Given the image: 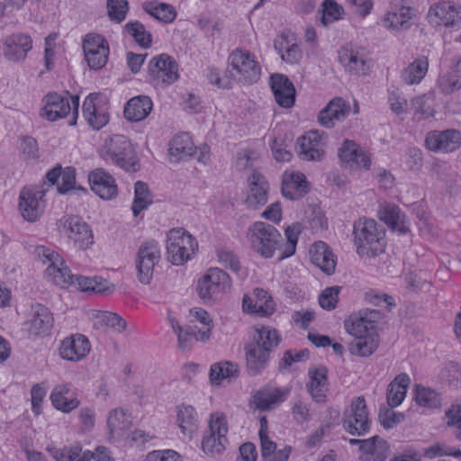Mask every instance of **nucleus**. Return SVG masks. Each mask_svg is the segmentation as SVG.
Instances as JSON below:
<instances>
[{"label": "nucleus", "mask_w": 461, "mask_h": 461, "mask_svg": "<svg viewBox=\"0 0 461 461\" xmlns=\"http://www.w3.org/2000/svg\"><path fill=\"white\" fill-rule=\"evenodd\" d=\"M207 77L211 84L221 88L229 89L234 82L252 85L260 79L261 66L249 50L236 48L228 56L227 68L223 74L212 68Z\"/></svg>", "instance_id": "f257e3e1"}, {"label": "nucleus", "mask_w": 461, "mask_h": 461, "mask_svg": "<svg viewBox=\"0 0 461 461\" xmlns=\"http://www.w3.org/2000/svg\"><path fill=\"white\" fill-rule=\"evenodd\" d=\"M353 235L360 257L374 258L384 252L385 229L374 219L361 218L356 221Z\"/></svg>", "instance_id": "f03ea898"}, {"label": "nucleus", "mask_w": 461, "mask_h": 461, "mask_svg": "<svg viewBox=\"0 0 461 461\" xmlns=\"http://www.w3.org/2000/svg\"><path fill=\"white\" fill-rule=\"evenodd\" d=\"M251 249L265 258H270L281 249L283 237L277 229L265 221L254 222L247 231Z\"/></svg>", "instance_id": "7ed1b4c3"}, {"label": "nucleus", "mask_w": 461, "mask_h": 461, "mask_svg": "<svg viewBox=\"0 0 461 461\" xmlns=\"http://www.w3.org/2000/svg\"><path fill=\"white\" fill-rule=\"evenodd\" d=\"M100 156L126 171L136 172L139 169L132 144L124 135L116 134L106 140L100 149Z\"/></svg>", "instance_id": "20e7f679"}, {"label": "nucleus", "mask_w": 461, "mask_h": 461, "mask_svg": "<svg viewBox=\"0 0 461 461\" xmlns=\"http://www.w3.org/2000/svg\"><path fill=\"white\" fill-rule=\"evenodd\" d=\"M228 430L226 415L220 411L211 413L208 429L203 433L201 444L203 453L209 456L221 455L228 445Z\"/></svg>", "instance_id": "39448f33"}, {"label": "nucleus", "mask_w": 461, "mask_h": 461, "mask_svg": "<svg viewBox=\"0 0 461 461\" xmlns=\"http://www.w3.org/2000/svg\"><path fill=\"white\" fill-rule=\"evenodd\" d=\"M198 249L195 239L185 229H172L167 233V253L168 260L176 266L191 259Z\"/></svg>", "instance_id": "423d86ee"}, {"label": "nucleus", "mask_w": 461, "mask_h": 461, "mask_svg": "<svg viewBox=\"0 0 461 461\" xmlns=\"http://www.w3.org/2000/svg\"><path fill=\"white\" fill-rule=\"evenodd\" d=\"M161 251L158 242L149 240L142 242L137 251L135 267L138 280L143 285H149L154 274V267L158 264Z\"/></svg>", "instance_id": "0eeeda50"}, {"label": "nucleus", "mask_w": 461, "mask_h": 461, "mask_svg": "<svg viewBox=\"0 0 461 461\" xmlns=\"http://www.w3.org/2000/svg\"><path fill=\"white\" fill-rule=\"evenodd\" d=\"M343 429L353 436L361 437L370 430V420L364 397L354 398L349 409L344 412L342 419Z\"/></svg>", "instance_id": "6e6552de"}, {"label": "nucleus", "mask_w": 461, "mask_h": 461, "mask_svg": "<svg viewBox=\"0 0 461 461\" xmlns=\"http://www.w3.org/2000/svg\"><path fill=\"white\" fill-rule=\"evenodd\" d=\"M45 194L46 189L41 185L23 188L19 196V209L24 220L34 222L41 216L45 208Z\"/></svg>", "instance_id": "1a4fd4ad"}, {"label": "nucleus", "mask_w": 461, "mask_h": 461, "mask_svg": "<svg viewBox=\"0 0 461 461\" xmlns=\"http://www.w3.org/2000/svg\"><path fill=\"white\" fill-rule=\"evenodd\" d=\"M85 59L92 69L104 68L109 57L108 41L100 34L88 33L83 41Z\"/></svg>", "instance_id": "9d476101"}, {"label": "nucleus", "mask_w": 461, "mask_h": 461, "mask_svg": "<svg viewBox=\"0 0 461 461\" xmlns=\"http://www.w3.org/2000/svg\"><path fill=\"white\" fill-rule=\"evenodd\" d=\"M379 317L380 312L376 310H360L344 321V328L354 338L375 334L377 333L375 322Z\"/></svg>", "instance_id": "9b49d317"}, {"label": "nucleus", "mask_w": 461, "mask_h": 461, "mask_svg": "<svg viewBox=\"0 0 461 461\" xmlns=\"http://www.w3.org/2000/svg\"><path fill=\"white\" fill-rule=\"evenodd\" d=\"M148 71L156 85L168 86L178 78L177 64L167 54L154 57L149 63Z\"/></svg>", "instance_id": "f8f14e48"}, {"label": "nucleus", "mask_w": 461, "mask_h": 461, "mask_svg": "<svg viewBox=\"0 0 461 461\" xmlns=\"http://www.w3.org/2000/svg\"><path fill=\"white\" fill-rule=\"evenodd\" d=\"M230 286V278L222 269L212 267L198 281L197 289L202 299H211Z\"/></svg>", "instance_id": "ddd939ff"}, {"label": "nucleus", "mask_w": 461, "mask_h": 461, "mask_svg": "<svg viewBox=\"0 0 461 461\" xmlns=\"http://www.w3.org/2000/svg\"><path fill=\"white\" fill-rule=\"evenodd\" d=\"M44 107L41 115L50 122L57 121L60 118L66 117L73 109V113L77 114L79 106L78 96H71L73 107L69 103L68 97L62 96L58 94L47 95L44 99Z\"/></svg>", "instance_id": "4468645a"}, {"label": "nucleus", "mask_w": 461, "mask_h": 461, "mask_svg": "<svg viewBox=\"0 0 461 461\" xmlns=\"http://www.w3.org/2000/svg\"><path fill=\"white\" fill-rule=\"evenodd\" d=\"M325 134L319 131H310L297 140V153L301 159L306 161H320L324 156L323 146Z\"/></svg>", "instance_id": "2eb2a0df"}, {"label": "nucleus", "mask_w": 461, "mask_h": 461, "mask_svg": "<svg viewBox=\"0 0 461 461\" xmlns=\"http://www.w3.org/2000/svg\"><path fill=\"white\" fill-rule=\"evenodd\" d=\"M429 22L446 27H461V6L452 2H440L429 8Z\"/></svg>", "instance_id": "dca6fc26"}, {"label": "nucleus", "mask_w": 461, "mask_h": 461, "mask_svg": "<svg viewBox=\"0 0 461 461\" xmlns=\"http://www.w3.org/2000/svg\"><path fill=\"white\" fill-rule=\"evenodd\" d=\"M425 144L432 151L453 152L461 147V132L454 129L434 131L428 133Z\"/></svg>", "instance_id": "f3484780"}, {"label": "nucleus", "mask_w": 461, "mask_h": 461, "mask_svg": "<svg viewBox=\"0 0 461 461\" xmlns=\"http://www.w3.org/2000/svg\"><path fill=\"white\" fill-rule=\"evenodd\" d=\"M275 306L272 297L262 288H255L251 296H243V311L250 314L259 317L270 316L275 312Z\"/></svg>", "instance_id": "a211bd4d"}, {"label": "nucleus", "mask_w": 461, "mask_h": 461, "mask_svg": "<svg viewBox=\"0 0 461 461\" xmlns=\"http://www.w3.org/2000/svg\"><path fill=\"white\" fill-rule=\"evenodd\" d=\"M339 59L345 69L355 76H365L370 69V64L362 50L343 47L339 50Z\"/></svg>", "instance_id": "6ab92c4d"}, {"label": "nucleus", "mask_w": 461, "mask_h": 461, "mask_svg": "<svg viewBox=\"0 0 461 461\" xmlns=\"http://www.w3.org/2000/svg\"><path fill=\"white\" fill-rule=\"evenodd\" d=\"M248 183L249 189L245 203L248 208L257 210L267 203L269 185L265 176L257 171L248 177Z\"/></svg>", "instance_id": "aec40b11"}, {"label": "nucleus", "mask_w": 461, "mask_h": 461, "mask_svg": "<svg viewBox=\"0 0 461 461\" xmlns=\"http://www.w3.org/2000/svg\"><path fill=\"white\" fill-rule=\"evenodd\" d=\"M101 99V94L92 93L87 95L83 103V115L94 130L103 128L109 122L106 109L100 105Z\"/></svg>", "instance_id": "412c9836"}, {"label": "nucleus", "mask_w": 461, "mask_h": 461, "mask_svg": "<svg viewBox=\"0 0 461 461\" xmlns=\"http://www.w3.org/2000/svg\"><path fill=\"white\" fill-rule=\"evenodd\" d=\"M90 348V342L86 336L74 334L61 341L59 355L65 360L77 362L87 356Z\"/></svg>", "instance_id": "4be33fe9"}, {"label": "nucleus", "mask_w": 461, "mask_h": 461, "mask_svg": "<svg viewBox=\"0 0 461 461\" xmlns=\"http://www.w3.org/2000/svg\"><path fill=\"white\" fill-rule=\"evenodd\" d=\"M88 181L93 192L103 200H112L118 194L114 178L103 168L93 170L88 176Z\"/></svg>", "instance_id": "5701e85b"}, {"label": "nucleus", "mask_w": 461, "mask_h": 461, "mask_svg": "<svg viewBox=\"0 0 461 461\" xmlns=\"http://www.w3.org/2000/svg\"><path fill=\"white\" fill-rule=\"evenodd\" d=\"M32 48V41L29 35L23 33L13 34L4 41V56L10 61L20 62L25 59L28 51Z\"/></svg>", "instance_id": "b1692460"}, {"label": "nucleus", "mask_w": 461, "mask_h": 461, "mask_svg": "<svg viewBox=\"0 0 461 461\" xmlns=\"http://www.w3.org/2000/svg\"><path fill=\"white\" fill-rule=\"evenodd\" d=\"M338 154L340 160L350 167H362L367 170L371 167L369 153L353 140H345Z\"/></svg>", "instance_id": "393cba45"}, {"label": "nucleus", "mask_w": 461, "mask_h": 461, "mask_svg": "<svg viewBox=\"0 0 461 461\" xmlns=\"http://www.w3.org/2000/svg\"><path fill=\"white\" fill-rule=\"evenodd\" d=\"M270 86L276 102L283 108H291L295 101V88L291 80L283 74L270 77Z\"/></svg>", "instance_id": "a878e982"}, {"label": "nucleus", "mask_w": 461, "mask_h": 461, "mask_svg": "<svg viewBox=\"0 0 461 461\" xmlns=\"http://www.w3.org/2000/svg\"><path fill=\"white\" fill-rule=\"evenodd\" d=\"M64 231L68 237L81 249H87L93 244V234L89 226L78 217L70 216L65 220Z\"/></svg>", "instance_id": "bb28decb"}, {"label": "nucleus", "mask_w": 461, "mask_h": 461, "mask_svg": "<svg viewBox=\"0 0 461 461\" xmlns=\"http://www.w3.org/2000/svg\"><path fill=\"white\" fill-rule=\"evenodd\" d=\"M414 16V10L403 4V1L392 3L390 9L383 18L384 25L393 30L406 29Z\"/></svg>", "instance_id": "cd10ccee"}, {"label": "nucleus", "mask_w": 461, "mask_h": 461, "mask_svg": "<svg viewBox=\"0 0 461 461\" xmlns=\"http://www.w3.org/2000/svg\"><path fill=\"white\" fill-rule=\"evenodd\" d=\"M274 48L281 59L290 65L299 64L303 59L301 47L293 39V34L283 32L275 40Z\"/></svg>", "instance_id": "c85d7f7f"}, {"label": "nucleus", "mask_w": 461, "mask_h": 461, "mask_svg": "<svg viewBox=\"0 0 461 461\" xmlns=\"http://www.w3.org/2000/svg\"><path fill=\"white\" fill-rule=\"evenodd\" d=\"M348 113L349 105L343 98L336 97L320 112L318 121L322 126L331 128L336 122L344 120Z\"/></svg>", "instance_id": "c756f323"}, {"label": "nucleus", "mask_w": 461, "mask_h": 461, "mask_svg": "<svg viewBox=\"0 0 461 461\" xmlns=\"http://www.w3.org/2000/svg\"><path fill=\"white\" fill-rule=\"evenodd\" d=\"M244 349L249 374L259 375L268 366L271 353L259 347L258 343L253 342L246 344Z\"/></svg>", "instance_id": "7c9ffc66"}, {"label": "nucleus", "mask_w": 461, "mask_h": 461, "mask_svg": "<svg viewBox=\"0 0 461 461\" xmlns=\"http://www.w3.org/2000/svg\"><path fill=\"white\" fill-rule=\"evenodd\" d=\"M309 192L306 176L301 172H285L282 184L283 195L290 200H298Z\"/></svg>", "instance_id": "2f4dec72"}, {"label": "nucleus", "mask_w": 461, "mask_h": 461, "mask_svg": "<svg viewBox=\"0 0 461 461\" xmlns=\"http://www.w3.org/2000/svg\"><path fill=\"white\" fill-rule=\"evenodd\" d=\"M53 321L50 310L41 304H37L32 308V319L25 323V326L31 335L41 336L50 331Z\"/></svg>", "instance_id": "473e14b6"}, {"label": "nucleus", "mask_w": 461, "mask_h": 461, "mask_svg": "<svg viewBox=\"0 0 461 461\" xmlns=\"http://www.w3.org/2000/svg\"><path fill=\"white\" fill-rule=\"evenodd\" d=\"M310 258L312 263L325 274L330 276L334 273L336 258L325 242H315L310 249Z\"/></svg>", "instance_id": "72a5a7b5"}, {"label": "nucleus", "mask_w": 461, "mask_h": 461, "mask_svg": "<svg viewBox=\"0 0 461 461\" xmlns=\"http://www.w3.org/2000/svg\"><path fill=\"white\" fill-rule=\"evenodd\" d=\"M377 214L393 231L399 234L409 231V227L405 224V215L397 205L387 203L380 206Z\"/></svg>", "instance_id": "f704fd0d"}, {"label": "nucleus", "mask_w": 461, "mask_h": 461, "mask_svg": "<svg viewBox=\"0 0 461 461\" xmlns=\"http://www.w3.org/2000/svg\"><path fill=\"white\" fill-rule=\"evenodd\" d=\"M50 400L53 406L63 412H70L79 405V400L74 395L69 384L56 385L50 393Z\"/></svg>", "instance_id": "c9c22d12"}, {"label": "nucleus", "mask_w": 461, "mask_h": 461, "mask_svg": "<svg viewBox=\"0 0 461 461\" xmlns=\"http://www.w3.org/2000/svg\"><path fill=\"white\" fill-rule=\"evenodd\" d=\"M153 104L149 96H134L124 106V117L130 122H140L150 113Z\"/></svg>", "instance_id": "e433bc0d"}, {"label": "nucleus", "mask_w": 461, "mask_h": 461, "mask_svg": "<svg viewBox=\"0 0 461 461\" xmlns=\"http://www.w3.org/2000/svg\"><path fill=\"white\" fill-rule=\"evenodd\" d=\"M107 427L111 438L114 439L122 438L131 427V417L123 409L115 408L108 414Z\"/></svg>", "instance_id": "4c0bfd02"}, {"label": "nucleus", "mask_w": 461, "mask_h": 461, "mask_svg": "<svg viewBox=\"0 0 461 461\" xmlns=\"http://www.w3.org/2000/svg\"><path fill=\"white\" fill-rule=\"evenodd\" d=\"M310 382L307 390L312 399L317 402H322L326 399L328 369L321 366L309 370Z\"/></svg>", "instance_id": "58836bf2"}, {"label": "nucleus", "mask_w": 461, "mask_h": 461, "mask_svg": "<svg viewBox=\"0 0 461 461\" xmlns=\"http://www.w3.org/2000/svg\"><path fill=\"white\" fill-rule=\"evenodd\" d=\"M194 150L191 137L187 133H181L170 141L168 154L171 161L178 162L192 157Z\"/></svg>", "instance_id": "ea45409f"}, {"label": "nucleus", "mask_w": 461, "mask_h": 461, "mask_svg": "<svg viewBox=\"0 0 461 461\" xmlns=\"http://www.w3.org/2000/svg\"><path fill=\"white\" fill-rule=\"evenodd\" d=\"M410 384L411 378L405 373L398 375L391 382L387 390V402L390 407H397L402 402Z\"/></svg>", "instance_id": "a19ab883"}, {"label": "nucleus", "mask_w": 461, "mask_h": 461, "mask_svg": "<svg viewBox=\"0 0 461 461\" xmlns=\"http://www.w3.org/2000/svg\"><path fill=\"white\" fill-rule=\"evenodd\" d=\"M429 68V60L426 56H420L402 69V80L409 86L419 84L426 76Z\"/></svg>", "instance_id": "79ce46f5"}, {"label": "nucleus", "mask_w": 461, "mask_h": 461, "mask_svg": "<svg viewBox=\"0 0 461 461\" xmlns=\"http://www.w3.org/2000/svg\"><path fill=\"white\" fill-rule=\"evenodd\" d=\"M378 345L377 333L368 334L367 336L354 338L348 344V351L351 355L367 357L376 350Z\"/></svg>", "instance_id": "37998d69"}, {"label": "nucleus", "mask_w": 461, "mask_h": 461, "mask_svg": "<svg viewBox=\"0 0 461 461\" xmlns=\"http://www.w3.org/2000/svg\"><path fill=\"white\" fill-rule=\"evenodd\" d=\"M45 275L50 281L60 287L75 284V276L71 274L70 269L65 265L62 258L60 262L48 266Z\"/></svg>", "instance_id": "c03bdc74"}, {"label": "nucleus", "mask_w": 461, "mask_h": 461, "mask_svg": "<svg viewBox=\"0 0 461 461\" xmlns=\"http://www.w3.org/2000/svg\"><path fill=\"white\" fill-rule=\"evenodd\" d=\"M78 288L82 292H92L95 294L112 293L114 285L106 279L100 276L86 277L82 276H75Z\"/></svg>", "instance_id": "a18cd8bd"}, {"label": "nucleus", "mask_w": 461, "mask_h": 461, "mask_svg": "<svg viewBox=\"0 0 461 461\" xmlns=\"http://www.w3.org/2000/svg\"><path fill=\"white\" fill-rule=\"evenodd\" d=\"M438 86L441 92L446 94L461 88V60L456 62L447 74L438 77Z\"/></svg>", "instance_id": "49530a36"}, {"label": "nucleus", "mask_w": 461, "mask_h": 461, "mask_svg": "<svg viewBox=\"0 0 461 461\" xmlns=\"http://www.w3.org/2000/svg\"><path fill=\"white\" fill-rule=\"evenodd\" d=\"M143 10L158 21L169 23L176 17L174 7L168 4L147 2L143 4Z\"/></svg>", "instance_id": "de8ad7c7"}, {"label": "nucleus", "mask_w": 461, "mask_h": 461, "mask_svg": "<svg viewBox=\"0 0 461 461\" xmlns=\"http://www.w3.org/2000/svg\"><path fill=\"white\" fill-rule=\"evenodd\" d=\"M177 422L184 435H192L197 428L196 412L190 405L178 407Z\"/></svg>", "instance_id": "09e8293b"}, {"label": "nucleus", "mask_w": 461, "mask_h": 461, "mask_svg": "<svg viewBox=\"0 0 461 461\" xmlns=\"http://www.w3.org/2000/svg\"><path fill=\"white\" fill-rule=\"evenodd\" d=\"M285 392L279 388L273 390H261L255 394L257 408L260 411H267L272 405L285 400Z\"/></svg>", "instance_id": "8fccbe9b"}, {"label": "nucleus", "mask_w": 461, "mask_h": 461, "mask_svg": "<svg viewBox=\"0 0 461 461\" xmlns=\"http://www.w3.org/2000/svg\"><path fill=\"white\" fill-rule=\"evenodd\" d=\"M135 195L131 206L132 213L138 216L139 213L147 209L152 203V196L147 184L137 181L134 185Z\"/></svg>", "instance_id": "3c124183"}, {"label": "nucleus", "mask_w": 461, "mask_h": 461, "mask_svg": "<svg viewBox=\"0 0 461 461\" xmlns=\"http://www.w3.org/2000/svg\"><path fill=\"white\" fill-rule=\"evenodd\" d=\"M124 30L141 48L149 49L151 46V33L149 32L145 26L139 21L128 22L124 26Z\"/></svg>", "instance_id": "603ef678"}, {"label": "nucleus", "mask_w": 461, "mask_h": 461, "mask_svg": "<svg viewBox=\"0 0 461 461\" xmlns=\"http://www.w3.org/2000/svg\"><path fill=\"white\" fill-rule=\"evenodd\" d=\"M415 402L424 408H439L441 406V396L435 390L417 385L415 389Z\"/></svg>", "instance_id": "864d4df0"}, {"label": "nucleus", "mask_w": 461, "mask_h": 461, "mask_svg": "<svg viewBox=\"0 0 461 461\" xmlns=\"http://www.w3.org/2000/svg\"><path fill=\"white\" fill-rule=\"evenodd\" d=\"M281 338L276 329L262 327L257 330V336L254 337L253 343H258L259 347L272 352L278 346Z\"/></svg>", "instance_id": "5fc2aeb1"}, {"label": "nucleus", "mask_w": 461, "mask_h": 461, "mask_svg": "<svg viewBox=\"0 0 461 461\" xmlns=\"http://www.w3.org/2000/svg\"><path fill=\"white\" fill-rule=\"evenodd\" d=\"M126 321L116 313L111 312H99L95 321V326L98 329L113 328L118 332H122L126 329Z\"/></svg>", "instance_id": "6e6d98bb"}, {"label": "nucleus", "mask_w": 461, "mask_h": 461, "mask_svg": "<svg viewBox=\"0 0 461 461\" xmlns=\"http://www.w3.org/2000/svg\"><path fill=\"white\" fill-rule=\"evenodd\" d=\"M239 374V366L232 362L216 363L211 366L210 378L212 383L221 380L236 377Z\"/></svg>", "instance_id": "4d7b16f0"}, {"label": "nucleus", "mask_w": 461, "mask_h": 461, "mask_svg": "<svg viewBox=\"0 0 461 461\" xmlns=\"http://www.w3.org/2000/svg\"><path fill=\"white\" fill-rule=\"evenodd\" d=\"M342 13L343 8L335 0H324L321 22L324 26H328L333 22L338 21Z\"/></svg>", "instance_id": "13d9d810"}, {"label": "nucleus", "mask_w": 461, "mask_h": 461, "mask_svg": "<svg viewBox=\"0 0 461 461\" xmlns=\"http://www.w3.org/2000/svg\"><path fill=\"white\" fill-rule=\"evenodd\" d=\"M108 15L116 23H122L129 10L127 0H107Z\"/></svg>", "instance_id": "bf43d9fd"}, {"label": "nucleus", "mask_w": 461, "mask_h": 461, "mask_svg": "<svg viewBox=\"0 0 461 461\" xmlns=\"http://www.w3.org/2000/svg\"><path fill=\"white\" fill-rule=\"evenodd\" d=\"M300 233L298 225L288 226L285 230L286 243L285 249L280 257V260L293 256L295 252L298 235Z\"/></svg>", "instance_id": "052dcab7"}, {"label": "nucleus", "mask_w": 461, "mask_h": 461, "mask_svg": "<svg viewBox=\"0 0 461 461\" xmlns=\"http://www.w3.org/2000/svg\"><path fill=\"white\" fill-rule=\"evenodd\" d=\"M340 289V286H330L325 288L319 296L320 306L328 311L335 309Z\"/></svg>", "instance_id": "680f3d73"}, {"label": "nucleus", "mask_w": 461, "mask_h": 461, "mask_svg": "<svg viewBox=\"0 0 461 461\" xmlns=\"http://www.w3.org/2000/svg\"><path fill=\"white\" fill-rule=\"evenodd\" d=\"M217 257L219 263L231 270L234 273H238L240 269V262L238 256L231 250L226 249H221L217 251Z\"/></svg>", "instance_id": "e2e57ef3"}, {"label": "nucleus", "mask_w": 461, "mask_h": 461, "mask_svg": "<svg viewBox=\"0 0 461 461\" xmlns=\"http://www.w3.org/2000/svg\"><path fill=\"white\" fill-rule=\"evenodd\" d=\"M387 449L386 442L378 436L363 439L359 450L365 455H375L377 451Z\"/></svg>", "instance_id": "0e129e2a"}, {"label": "nucleus", "mask_w": 461, "mask_h": 461, "mask_svg": "<svg viewBox=\"0 0 461 461\" xmlns=\"http://www.w3.org/2000/svg\"><path fill=\"white\" fill-rule=\"evenodd\" d=\"M424 456L432 459L437 456H461V450L450 451L446 447L445 445L440 443H435L434 445L428 447L423 449Z\"/></svg>", "instance_id": "69168bd1"}, {"label": "nucleus", "mask_w": 461, "mask_h": 461, "mask_svg": "<svg viewBox=\"0 0 461 461\" xmlns=\"http://www.w3.org/2000/svg\"><path fill=\"white\" fill-rule=\"evenodd\" d=\"M76 183V172L72 167H66L61 174L59 183L58 185V191L59 194H66L68 191L72 190Z\"/></svg>", "instance_id": "338daca9"}, {"label": "nucleus", "mask_w": 461, "mask_h": 461, "mask_svg": "<svg viewBox=\"0 0 461 461\" xmlns=\"http://www.w3.org/2000/svg\"><path fill=\"white\" fill-rule=\"evenodd\" d=\"M82 448L79 445L70 446L54 452L53 457L57 461H74L79 457Z\"/></svg>", "instance_id": "774afa93"}]
</instances>
